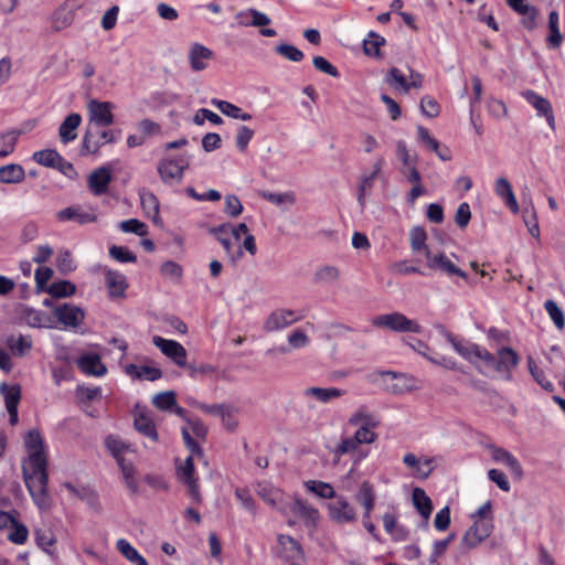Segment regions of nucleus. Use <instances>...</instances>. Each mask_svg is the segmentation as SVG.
<instances>
[{
  "label": "nucleus",
  "instance_id": "nucleus-32",
  "mask_svg": "<svg viewBox=\"0 0 565 565\" xmlns=\"http://www.w3.org/2000/svg\"><path fill=\"white\" fill-rule=\"evenodd\" d=\"M125 372L127 375L138 379V380H147V381H157L162 376V372L160 369L154 366H139L136 364H128L125 367Z\"/></svg>",
  "mask_w": 565,
  "mask_h": 565
},
{
  "label": "nucleus",
  "instance_id": "nucleus-51",
  "mask_svg": "<svg viewBox=\"0 0 565 565\" xmlns=\"http://www.w3.org/2000/svg\"><path fill=\"white\" fill-rule=\"evenodd\" d=\"M387 83L395 89H399L403 93L409 92V84L406 81L404 74L396 67H392L387 75Z\"/></svg>",
  "mask_w": 565,
  "mask_h": 565
},
{
  "label": "nucleus",
  "instance_id": "nucleus-24",
  "mask_svg": "<svg viewBox=\"0 0 565 565\" xmlns=\"http://www.w3.org/2000/svg\"><path fill=\"white\" fill-rule=\"evenodd\" d=\"M4 343L12 355L18 358L24 356L33 348L32 337L24 334H10L6 338Z\"/></svg>",
  "mask_w": 565,
  "mask_h": 565
},
{
  "label": "nucleus",
  "instance_id": "nucleus-34",
  "mask_svg": "<svg viewBox=\"0 0 565 565\" xmlns=\"http://www.w3.org/2000/svg\"><path fill=\"white\" fill-rule=\"evenodd\" d=\"M413 503L418 513L423 516V519L427 522L430 518L433 511V503L430 498L426 494V492L422 488H415L413 490Z\"/></svg>",
  "mask_w": 565,
  "mask_h": 565
},
{
  "label": "nucleus",
  "instance_id": "nucleus-49",
  "mask_svg": "<svg viewBox=\"0 0 565 565\" xmlns=\"http://www.w3.org/2000/svg\"><path fill=\"white\" fill-rule=\"evenodd\" d=\"M36 544L50 556H55L54 550L51 547L55 544V537L50 530L35 531Z\"/></svg>",
  "mask_w": 565,
  "mask_h": 565
},
{
  "label": "nucleus",
  "instance_id": "nucleus-44",
  "mask_svg": "<svg viewBox=\"0 0 565 565\" xmlns=\"http://www.w3.org/2000/svg\"><path fill=\"white\" fill-rule=\"evenodd\" d=\"M385 44V39L380 34L371 31L363 41V51L369 56H380V49Z\"/></svg>",
  "mask_w": 565,
  "mask_h": 565
},
{
  "label": "nucleus",
  "instance_id": "nucleus-54",
  "mask_svg": "<svg viewBox=\"0 0 565 565\" xmlns=\"http://www.w3.org/2000/svg\"><path fill=\"white\" fill-rule=\"evenodd\" d=\"M119 228L125 233H134L138 236H146L148 234V226L137 218L120 222Z\"/></svg>",
  "mask_w": 565,
  "mask_h": 565
},
{
  "label": "nucleus",
  "instance_id": "nucleus-1",
  "mask_svg": "<svg viewBox=\"0 0 565 565\" xmlns=\"http://www.w3.org/2000/svg\"><path fill=\"white\" fill-rule=\"evenodd\" d=\"M24 445L29 451L28 462L23 466L25 486L38 508L47 510L52 500L47 490V458L40 431L38 429L30 430L24 439Z\"/></svg>",
  "mask_w": 565,
  "mask_h": 565
},
{
  "label": "nucleus",
  "instance_id": "nucleus-53",
  "mask_svg": "<svg viewBox=\"0 0 565 565\" xmlns=\"http://www.w3.org/2000/svg\"><path fill=\"white\" fill-rule=\"evenodd\" d=\"M76 397L81 403H89L102 396V390L99 386H85L77 385Z\"/></svg>",
  "mask_w": 565,
  "mask_h": 565
},
{
  "label": "nucleus",
  "instance_id": "nucleus-22",
  "mask_svg": "<svg viewBox=\"0 0 565 565\" xmlns=\"http://www.w3.org/2000/svg\"><path fill=\"white\" fill-rule=\"evenodd\" d=\"M105 281L110 298H121L128 288L126 276L117 270H107L105 273Z\"/></svg>",
  "mask_w": 565,
  "mask_h": 565
},
{
  "label": "nucleus",
  "instance_id": "nucleus-10",
  "mask_svg": "<svg viewBox=\"0 0 565 565\" xmlns=\"http://www.w3.org/2000/svg\"><path fill=\"white\" fill-rule=\"evenodd\" d=\"M300 316L296 311L290 309H277L273 311L264 323V330L267 332H274L285 329L292 323L299 321Z\"/></svg>",
  "mask_w": 565,
  "mask_h": 565
},
{
  "label": "nucleus",
  "instance_id": "nucleus-25",
  "mask_svg": "<svg viewBox=\"0 0 565 565\" xmlns=\"http://www.w3.org/2000/svg\"><path fill=\"white\" fill-rule=\"evenodd\" d=\"M77 366L87 375L102 376L107 372V369L98 354L87 353L82 355L77 360Z\"/></svg>",
  "mask_w": 565,
  "mask_h": 565
},
{
  "label": "nucleus",
  "instance_id": "nucleus-50",
  "mask_svg": "<svg viewBox=\"0 0 565 565\" xmlns=\"http://www.w3.org/2000/svg\"><path fill=\"white\" fill-rule=\"evenodd\" d=\"M544 308L548 313L550 318L555 323L556 328L562 330L565 327V318L562 309L558 307L556 301L548 299L544 302Z\"/></svg>",
  "mask_w": 565,
  "mask_h": 565
},
{
  "label": "nucleus",
  "instance_id": "nucleus-61",
  "mask_svg": "<svg viewBox=\"0 0 565 565\" xmlns=\"http://www.w3.org/2000/svg\"><path fill=\"white\" fill-rule=\"evenodd\" d=\"M262 196L268 202L281 205L284 203L294 204L296 202L295 194L292 192L275 193V192H263Z\"/></svg>",
  "mask_w": 565,
  "mask_h": 565
},
{
  "label": "nucleus",
  "instance_id": "nucleus-3",
  "mask_svg": "<svg viewBox=\"0 0 565 565\" xmlns=\"http://www.w3.org/2000/svg\"><path fill=\"white\" fill-rule=\"evenodd\" d=\"M279 512L289 518V524H292L291 518L303 521L308 527H315L319 519V511L312 505L308 504L300 498H291L282 503Z\"/></svg>",
  "mask_w": 565,
  "mask_h": 565
},
{
  "label": "nucleus",
  "instance_id": "nucleus-11",
  "mask_svg": "<svg viewBox=\"0 0 565 565\" xmlns=\"http://www.w3.org/2000/svg\"><path fill=\"white\" fill-rule=\"evenodd\" d=\"M87 108L89 113V119L96 126H109L114 122V105L111 103L92 99L89 100Z\"/></svg>",
  "mask_w": 565,
  "mask_h": 565
},
{
  "label": "nucleus",
  "instance_id": "nucleus-45",
  "mask_svg": "<svg viewBox=\"0 0 565 565\" xmlns=\"http://www.w3.org/2000/svg\"><path fill=\"white\" fill-rule=\"evenodd\" d=\"M46 291L53 298H64L74 295L76 291V287L73 282L68 280H61L57 282H53L51 286H49Z\"/></svg>",
  "mask_w": 565,
  "mask_h": 565
},
{
  "label": "nucleus",
  "instance_id": "nucleus-5",
  "mask_svg": "<svg viewBox=\"0 0 565 565\" xmlns=\"http://www.w3.org/2000/svg\"><path fill=\"white\" fill-rule=\"evenodd\" d=\"M177 478L181 483L186 486L188 493L192 501L195 503H201L202 495L200 492L198 478L195 477V468L192 456H189L183 462H180L177 466Z\"/></svg>",
  "mask_w": 565,
  "mask_h": 565
},
{
  "label": "nucleus",
  "instance_id": "nucleus-16",
  "mask_svg": "<svg viewBox=\"0 0 565 565\" xmlns=\"http://www.w3.org/2000/svg\"><path fill=\"white\" fill-rule=\"evenodd\" d=\"M360 446L353 438V436H347L341 438V440L338 443V445L331 450L333 455V461L338 463L342 456L344 455H353L354 456V465H358L361 462L362 459H364L367 454L359 451Z\"/></svg>",
  "mask_w": 565,
  "mask_h": 565
},
{
  "label": "nucleus",
  "instance_id": "nucleus-43",
  "mask_svg": "<svg viewBox=\"0 0 565 565\" xmlns=\"http://www.w3.org/2000/svg\"><path fill=\"white\" fill-rule=\"evenodd\" d=\"M140 202L142 210L148 217H158L160 205L157 196L153 193L149 191H142L140 193Z\"/></svg>",
  "mask_w": 565,
  "mask_h": 565
},
{
  "label": "nucleus",
  "instance_id": "nucleus-36",
  "mask_svg": "<svg viewBox=\"0 0 565 565\" xmlns=\"http://www.w3.org/2000/svg\"><path fill=\"white\" fill-rule=\"evenodd\" d=\"M135 428L138 433L148 437L151 441L158 440V431L153 420L146 414H139L135 417Z\"/></svg>",
  "mask_w": 565,
  "mask_h": 565
},
{
  "label": "nucleus",
  "instance_id": "nucleus-38",
  "mask_svg": "<svg viewBox=\"0 0 565 565\" xmlns=\"http://www.w3.org/2000/svg\"><path fill=\"white\" fill-rule=\"evenodd\" d=\"M351 426H379L380 422L375 415L370 413L365 406H361L348 419Z\"/></svg>",
  "mask_w": 565,
  "mask_h": 565
},
{
  "label": "nucleus",
  "instance_id": "nucleus-37",
  "mask_svg": "<svg viewBox=\"0 0 565 565\" xmlns=\"http://www.w3.org/2000/svg\"><path fill=\"white\" fill-rule=\"evenodd\" d=\"M340 278V269L335 266L326 265L318 268L313 275L312 281L317 285H332Z\"/></svg>",
  "mask_w": 565,
  "mask_h": 565
},
{
  "label": "nucleus",
  "instance_id": "nucleus-4",
  "mask_svg": "<svg viewBox=\"0 0 565 565\" xmlns=\"http://www.w3.org/2000/svg\"><path fill=\"white\" fill-rule=\"evenodd\" d=\"M372 324L376 328L387 329L394 332L420 333L423 328L401 312L380 315L373 318Z\"/></svg>",
  "mask_w": 565,
  "mask_h": 565
},
{
  "label": "nucleus",
  "instance_id": "nucleus-21",
  "mask_svg": "<svg viewBox=\"0 0 565 565\" xmlns=\"http://www.w3.org/2000/svg\"><path fill=\"white\" fill-rule=\"evenodd\" d=\"M110 182V170L105 167L94 170L88 177V188L96 196L105 194L108 191Z\"/></svg>",
  "mask_w": 565,
  "mask_h": 565
},
{
  "label": "nucleus",
  "instance_id": "nucleus-27",
  "mask_svg": "<svg viewBox=\"0 0 565 565\" xmlns=\"http://www.w3.org/2000/svg\"><path fill=\"white\" fill-rule=\"evenodd\" d=\"M495 194L509 206L511 212H519V204L512 190V185L507 178L500 177L494 182Z\"/></svg>",
  "mask_w": 565,
  "mask_h": 565
},
{
  "label": "nucleus",
  "instance_id": "nucleus-47",
  "mask_svg": "<svg viewBox=\"0 0 565 565\" xmlns=\"http://www.w3.org/2000/svg\"><path fill=\"white\" fill-rule=\"evenodd\" d=\"M152 404L160 411H170L177 404L175 393L173 391L158 393L152 397Z\"/></svg>",
  "mask_w": 565,
  "mask_h": 565
},
{
  "label": "nucleus",
  "instance_id": "nucleus-41",
  "mask_svg": "<svg viewBox=\"0 0 565 565\" xmlns=\"http://www.w3.org/2000/svg\"><path fill=\"white\" fill-rule=\"evenodd\" d=\"M427 234L426 231L420 226H415L409 232V242L411 248L414 253L424 252L425 257L427 258V250H429L426 245Z\"/></svg>",
  "mask_w": 565,
  "mask_h": 565
},
{
  "label": "nucleus",
  "instance_id": "nucleus-26",
  "mask_svg": "<svg viewBox=\"0 0 565 565\" xmlns=\"http://www.w3.org/2000/svg\"><path fill=\"white\" fill-rule=\"evenodd\" d=\"M489 448L491 449L492 459L494 461L504 463L510 468L511 472L516 478H522V466L520 461L510 451L495 446H490Z\"/></svg>",
  "mask_w": 565,
  "mask_h": 565
},
{
  "label": "nucleus",
  "instance_id": "nucleus-29",
  "mask_svg": "<svg viewBox=\"0 0 565 565\" xmlns=\"http://www.w3.org/2000/svg\"><path fill=\"white\" fill-rule=\"evenodd\" d=\"M345 394V391L338 387H307L303 391L305 397H311L316 401L327 404L335 398H339Z\"/></svg>",
  "mask_w": 565,
  "mask_h": 565
},
{
  "label": "nucleus",
  "instance_id": "nucleus-58",
  "mask_svg": "<svg viewBox=\"0 0 565 565\" xmlns=\"http://www.w3.org/2000/svg\"><path fill=\"white\" fill-rule=\"evenodd\" d=\"M109 255L120 263H136V255L127 247L114 245L109 248Z\"/></svg>",
  "mask_w": 565,
  "mask_h": 565
},
{
  "label": "nucleus",
  "instance_id": "nucleus-14",
  "mask_svg": "<svg viewBox=\"0 0 565 565\" xmlns=\"http://www.w3.org/2000/svg\"><path fill=\"white\" fill-rule=\"evenodd\" d=\"M427 267L434 270H440L447 276H458L466 279L467 274L457 267L444 253L438 255H431L430 250H427Z\"/></svg>",
  "mask_w": 565,
  "mask_h": 565
},
{
  "label": "nucleus",
  "instance_id": "nucleus-17",
  "mask_svg": "<svg viewBox=\"0 0 565 565\" xmlns=\"http://www.w3.org/2000/svg\"><path fill=\"white\" fill-rule=\"evenodd\" d=\"M508 6L516 13L522 15V25L532 31L536 28L539 10L531 6L526 0H507Z\"/></svg>",
  "mask_w": 565,
  "mask_h": 565
},
{
  "label": "nucleus",
  "instance_id": "nucleus-33",
  "mask_svg": "<svg viewBox=\"0 0 565 565\" xmlns=\"http://www.w3.org/2000/svg\"><path fill=\"white\" fill-rule=\"evenodd\" d=\"M25 178V171L21 164L10 163L0 167V183L17 184Z\"/></svg>",
  "mask_w": 565,
  "mask_h": 565
},
{
  "label": "nucleus",
  "instance_id": "nucleus-55",
  "mask_svg": "<svg viewBox=\"0 0 565 565\" xmlns=\"http://www.w3.org/2000/svg\"><path fill=\"white\" fill-rule=\"evenodd\" d=\"M377 426H360L353 435V438L359 446L363 444H373L377 439V434L374 429Z\"/></svg>",
  "mask_w": 565,
  "mask_h": 565
},
{
  "label": "nucleus",
  "instance_id": "nucleus-6",
  "mask_svg": "<svg viewBox=\"0 0 565 565\" xmlns=\"http://www.w3.org/2000/svg\"><path fill=\"white\" fill-rule=\"evenodd\" d=\"M189 162L183 157L178 159L164 158L158 163V173L161 180L169 185L178 184L183 179L184 170Z\"/></svg>",
  "mask_w": 565,
  "mask_h": 565
},
{
  "label": "nucleus",
  "instance_id": "nucleus-60",
  "mask_svg": "<svg viewBox=\"0 0 565 565\" xmlns=\"http://www.w3.org/2000/svg\"><path fill=\"white\" fill-rule=\"evenodd\" d=\"M276 52L292 62H300L305 56L299 49L291 44H279L276 46Z\"/></svg>",
  "mask_w": 565,
  "mask_h": 565
},
{
  "label": "nucleus",
  "instance_id": "nucleus-52",
  "mask_svg": "<svg viewBox=\"0 0 565 565\" xmlns=\"http://www.w3.org/2000/svg\"><path fill=\"white\" fill-rule=\"evenodd\" d=\"M18 136V131H10L0 135V158H4L14 151Z\"/></svg>",
  "mask_w": 565,
  "mask_h": 565
},
{
  "label": "nucleus",
  "instance_id": "nucleus-23",
  "mask_svg": "<svg viewBox=\"0 0 565 565\" xmlns=\"http://www.w3.org/2000/svg\"><path fill=\"white\" fill-rule=\"evenodd\" d=\"M257 494L262 500L269 504L271 508L280 510L282 503L288 499V494L278 488L271 487L266 483H259L257 486Z\"/></svg>",
  "mask_w": 565,
  "mask_h": 565
},
{
  "label": "nucleus",
  "instance_id": "nucleus-18",
  "mask_svg": "<svg viewBox=\"0 0 565 565\" xmlns=\"http://www.w3.org/2000/svg\"><path fill=\"white\" fill-rule=\"evenodd\" d=\"M231 224L224 223L215 227H211L209 230L210 234H212L223 246L228 259L232 263H235L238 258L242 257L243 252L242 248H238L236 252L233 250V244L231 241Z\"/></svg>",
  "mask_w": 565,
  "mask_h": 565
},
{
  "label": "nucleus",
  "instance_id": "nucleus-19",
  "mask_svg": "<svg viewBox=\"0 0 565 565\" xmlns=\"http://www.w3.org/2000/svg\"><path fill=\"white\" fill-rule=\"evenodd\" d=\"M56 216L60 221H74L81 225L94 223L97 220V216L93 211H86L79 205L65 207L58 211Z\"/></svg>",
  "mask_w": 565,
  "mask_h": 565
},
{
  "label": "nucleus",
  "instance_id": "nucleus-64",
  "mask_svg": "<svg viewBox=\"0 0 565 565\" xmlns=\"http://www.w3.org/2000/svg\"><path fill=\"white\" fill-rule=\"evenodd\" d=\"M212 105H214L222 114L231 117V118H234V119H237L238 118V115L242 110V108H239L238 106L230 103V102H226V100H221V99H212Z\"/></svg>",
  "mask_w": 565,
  "mask_h": 565
},
{
  "label": "nucleus",
  "instance_id": "nucleus-46",
  "mask_svg": "<svg viewBox=\"0 0 565 565\" xmlns=\"http://www.w3.org/2000/svg\"><path fill=\"white\" fill-rule=\"evenodd\" d=\"M159 271L163 278L169 279L172 282H179L183 274L182 267L173 260L164 262L160 266Z\"/></svg>",
  "mask_w": 565,
  "mask_h": 565
},
{
  "label": "nucleus",
  "instance_id": "nucleus-28",
  "mask_svg": "<svg viewBox=\"0 0 565 565\" xmlns=\"http://www.w3.org/2000/svg\"><path fill=\"white\" fill-rule=\"evenodd\" d=\"M213 52L209 47L199 43L193 44L189 52L191 68L195 72L205 70L206 61L211 60Z\"/></svg>",
  "mask_w": 565,
  "mask_h": 565
},
{
  "label": "nucleus",
  "instance_id": "nucleus-8",
  "mask_svg": "<svg viewBox=\"0 0 565 565\" xmlns=\"http://www.w3.org/2000/svg\"><path fill=\"white\" fill-rule=\"evenodd\" d=\"M329 516L337 523L345 524L356 520L354 507L343 497H335L328 505Z\"/></svg>",
  "mask_w": 565,
  "mask_h": 565
},
{
  "label": "nucleus",
  "instance_id": "nucleus-15",
  "mask_svg": "<svg viewBox=\"0 0 565 565\" xmlns=\"http://www.w3.org/2000/svg\"><path fill=\"white\" fill-rule=\"evenodd\" d=\"M54 317L65 327L77 328L84 321V311L74 305L64 303L53 310Z\"/></svg>",
  "mask_w": 565,
  "mask_h": 565
},
{
  "label": "nucleus",
  "instance_id": "nucleus-2",
  "mask_svg": "<svg viewBox=\"0 0 565 565\" xmlns=\"http://www.w3.org/2000/svg\"><path fill=\"white\" fill-rule=\"evenodd\" d=\"M479 361L482 362L488 370L494 371L510 381L512 379V370L519 364V355L509 347H503L498 350L497 355L482 348L478 358V362Z\"/></svg>",
  "mask_w": 565,
  "mask_h": 565
},
{
  "label": "nucleus",
  "instance_id": "nucleus-39",
  "mask_svg": "<svg viewBox=\"0 0 565 565\" xmlns=\"http://www.w3.org/2000/svg\"><path fill=\"white\" fill-rule=\"evenodd\" d=\"M116 547L130 563L135 565H149L147 559L127 540H118Z\"/></svg>",
  "mask_w": 565,
  "mask_h": 565
},
{
  "label": "nucleus",
  "instance_id": "nucleus-42",
  "mask_svg": "<svg viewBox=\"0 0 565 565\" xmlns=\"http://www.w3.org/2000/svg\"><path fill=\"white\" fill-rule=\"evenodd\" d=\"M305 488L323 499H334L337 497L333 487L328 482L308 480L305 482Z\"/></svg>",
  "mask_w": 565,
  "mask_h": 565
},
{
  "label": "nucleus",
  "instance_id": "nucleus-35",
  "mask_svg": "<svg viewBox=\"0 0 565 565\" xmlns=\"http://www.w3.org/2000/svg\"><path fill=\"white\" fill-rule=\"evenodd\" d=\"M559 15L557 11H551L548 14L550 35L546 38V44L551 50H556L563 42V35L559 31Z\"/></svg>",
  "mask_w": 565,
  "mask_h": 565
},
{
  "label": "nucleus",
  "instance_id": "nucleus-59",
  "mask_svg": "<svg viewBox=\"0 0 565 565\" xmlns=\"http://www.w3.org/2000/svg\"><path fill=\"white\" fill-rule=\"evenodd\" d=\"M420 110L424 116L435 118L440 113V106L435 98L424 96L420 100Z\"/></svg>",
  "mask_w": 565,
  "mask_h": 565
},
{
  "label": "nucleus",
  "instance_id": "nucleus-20",
  "mask_svg": "<svg viewBox=\"0 0 565 565\" xmlns=\"http://www.w3.org/2000/svg\"><path fill=\"white\" fill-rule=\"evenodd\" d=\"M524 98L531 104L537 111L539 115L544 116L548 126L555 129V117L553 114L552 105L548 99L537 95L533 90H526L523 93Z\"/></svg>",
  "mask_w": 565,
  "mask_h": 565
},
{
  "label": "nucleus",
  "instance_id": "nucleus-40",
  "mask_svg": "<svg viewBox=\"0 0 565 565\" xmlns=\"http://www.w3.org/2000/svg\"><path fill=\"white\" fill-rule=\"evenodd\" d=\"M0 394L4 397L6 408L13 409L18 408L21 399V387L18 384L8 385L7 383H0Z\"/></svg>",
  "mask_w": 565,
  "mask_h": 565
},
{
  "label": "nucleus",
  "instance_id": "nucleus-62",
  "mask_svg": "<svg viewBox=\"0 0 565 565\" xmlns=\"http://www.w3.org/2000/svg\"><path fill=\"white\" fill-rule=\"evenodd\" d=\"M254 137V130L247 126H239L236 135V147L241 152L246 151L249 141Z\"/></svg>",
  "mask_w": 565,
  "mask_h": 565
},
{
  "label": "nucleus",
  "instance_id": "nucleus-31",
  "mask_svg": "<svg viewBox=\"0 0 565 565\" xmlns=\"http://www.w3.org/2000/svg\"><path fill=\"white\" fill-rule=\"evenodd\" d=\"M82 117L77 113H72L63 120L60 126L58 135L63 143H68L76 139V129L81 125Z\"/></svg>",
  "mask_w": 565,
  "mask_h": 565
},
{
  "label": "nucleus",
  "instance_id": "nucleus-9",
  "mask_svg": "<svg viewBox=\"0 0 565 565\" xmlns=\"http://www.w3.org/2000/svg\"><path fill=\"white\" fill-rule=\"evenodd\" d=\"M153 344L169 359H171L177 365H186V350L182 344L174 340H167L159 335L153 337Z\"/></svg>",
  "mask_w": 565,
  "mask_h": 565
},
{
  "label": "nucleus",
  "instance_id": "nucleus-48",
  "mask_svg": "<svg viewBox=\"0 0 565 565\" xmlns=\"http://www.w3.org/2000/svg\"><path fill=\"white\" fill-rule=\"evenodd\" d=\"M61 154L53 149H45L33 153V160L44 167L54 168L60 161Z\"/></svg>",
  "mask_w": 565,
  "mask_h": 565
},
{
  "label": "nucleus",
  "instance_id": "nucleus-12",
  "mask_svg": "<svg viewBox=\"0 0 565 565\" xmlns=\"http://www.w3.org/2000/svg\"><path fill=\"white\" fill-rule=\"evenodd\" d=\"M396 152L402 161L401 173L407 181H418L420 173L416 168L417 156L411 154L406 143L402 140L396 145Z\"/></svg>",
  "mask_w": 565,
  "mask_h": 565
},
{
  "label": "nucleus",
  "instance_id": "nucleus-13",
  "mask_svg": "<svg viewBox=\"0 0 565 565\" xmlns=\"http://www.w3.org/2000/svg\"><path fill=\"white\" fill-rule=\"evenodd\" d=\"M281 547L280 557L288 565H301L303 563V552L296 540L291 536L280 535L278 537Z\"/></svg>",
  "mask_w": 565,
  "mask_h": 565
},
{
  "label": "nucleus",
  "instance_id": "nucleus-57",
  "mask_svg": "<svg viewBox=\"0 0 565 565\" xmlns=\"http://www.w3.org/2000/svg\"><path fill=\"white\" fill-rule=\"evenodd\" d=\"M105 446L109 450V452L116 458L118 461L122 458L124 451L127 449V445L120 440L118 437L108 436L105 439Z\"/></svg>",
  "mask_w": 565,
  "mask_h": 565
},
{
  "label": "nucleus",
  "instance_id": "nucleus-7",
  "mask_svg": "<svg viewBox=\"0 0 565 565\" xmlns=\"http://www.w3.org/2000/svg\"><path fill=\"white\" fill-rule=\"evenodd\" d=\"M493 531L492 520H475L473 524L466 531L461 540V545L465 548H475L486 539H488Z\"/></svg>",
  "mask_w": 565,
  "mask_h": 565
},
{
  "label": "nucleus",
  "instance_id": "nucleus-63",
  "mask_svg": "<svg viewBox=\"0 0 565 565\" xmlns=\"http://www.w3.org/2000/svg\"><path fill=\"white\" fill-rule=\"evenodd\" d=\"M204 120H209L214 125L223 124V119L221 116H218L210 109L201 108L193 117V122L198 126H201L204 124Z\"/></svg>",
  "mask_w": 565,
  "mask_h": 565
},
{
  "label": "nucleus",
  "instance_id": "nucleus-56",
  "mask_svg": "<svg viewBox=\"0 0 565 565\" xmlns=\"http://www.w3.org/2000/svg\"><path fill=\"white\" fill-rule=\"evenodd\" d=\"M529 370L533 379L545 390L552 392L554 390V385L552 382L545 379V374L543 370H541L532 358L527 360Z\"/></svg>",
  "mask_w": 565,
  "mask_h": 565
},
{
  "label": "nucleus",
  "instance_id": "nucleus-30",
  "mask_svg": "<svg viewBox=\"0 0 565 565\" xmlns=\"http://www.w3.org/2000/svg\"><path fill=\"white\" fill-rule=\"evenodd\" d=\"M355 500L363 507V513H365V518L370 519L375 505L374 487L370 481H363L361 483L360 489L355 494Z\"/></svg>",
  "mask_w": 565,
  "mask_h": 565
}]
</instances>
